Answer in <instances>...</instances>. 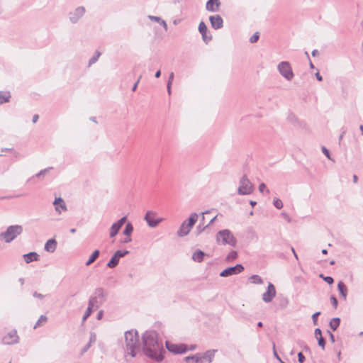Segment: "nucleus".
Masks as SVG:
<instances>
[{"instance_id":"f257e3e1","label":"nucleus","mask_w":363,"mask_h":363,"mask_svg":"<svg viewBox=\"0 0 363 363\" xmlns=\"http://www.w3.org/2000/svg\"><path fill=\"white\" fill-rule=\"evenodd\" d=\"M143 350L147 357L156 362L163 360L165 350L162 341L158 340L155 331H146L143 335Z\"/></svg>"},{"instance_id":"f03ea898","label":"nucleus","mask_w":363,"mask_h":363,"mask_svg":"<svg viewBox=\"0 0 363 363\" xmlns=\"http://www.w3.org/2000/svg\"><path fill=\"white\" fill-rule=\"evenodd\" d=\"M125 343L123 345L124 356L127 362L128 357H135L140 350L138 333L135 330H128L124 334Z\"/></svg>"},{"instance_id":"7ed1b4c3","label":"nucleus","mask_w":363,"mask_h":363,"mask_svg":"<svg viewBox=\"0 0 363 363\" xmlns=\"http://www.w3.org/2000/svg\"><path fill=\"white\" fill-rule=\"evenodd\" d=\"M107 295V292L102 287H98L90 296L88 304L94 309H98L106 301Z\"/></svg>"},{"instance_id":"20e7f679","label":"nucleus","mask_w":363,"mask_h":363,"mask_svg":"<svg viewBox=\"0 0 363 363\" xmlns=\"http://www.w3.org/2000/svg\"><path fill=\"white\" fill-rule=\"evenodd\" d=\"M23 233V227L21 225H13L9 226L6 231L0 233V240H4L6 243H9L16 239Z\"/></svg>"},{"instance_id":"39448f33","label":"nucleus","mask_w":363,"mask_h":363,"mask_svg":"<svg viewBox=\"0 0 363 363\" xmlns=\"http://www.w3.org/2000/svg\"><path fill=\"white\" fill-rule=\"evenodd\" d=\"M216 242L218 245H229L233 247H235L237 244V240L228 229L220 230L216 234Z\"/></svg>"},{"instance_id":"423d86ee","label":"nucleus","mask_w":363,"mask_h":363,"mask_svg":"<svg viewBox=\"0 0 363 363\" xmlns=\"http://www.w3.org/2000/svg\"><path fill=\"white\" fill-rule=\"evenodd\" d=\"M198 218L199 216L196 213H192L188 219V223H186V220H185L180 225L177 231V235L179 237H184L187 235L192 227L196 223Z\"/></svg>"},{"instance_id":"0eeeda50","label":"nucleus","mask_w":363,"mask_h":363,"mask_svg":"<svg viewBox=\"0 0 363 363\" xmlns=\"http://www.w3.org/2000/svg\"><path fill=\"white\" fill-rule=\"evenodd\" d=\"M254 191V186L247 177L244 174L240 179L238 194L239 195H249Z\"/></svg>"},{"instance_id":"6e6552de","label":"nucleus","mask_w":363,"mask_h":363,"mask_svg":"<svg viewBox=\"0 0 363 363\" xmlns=\"http://www.w3.org/2000/svg\"><path fill=\"white\" fill-rule=\"evenodd\" d=\"M277 69L280 74L286 80L291 81L294 77L291 66L287 61H282L279 63Z\"/></svg>"},{"instance_id":"1a4fd4ad","label":"nucleus","mask_w":363,"mask_h":363,"mask_svg":"<svg viewBox=\"0 0 363 363\" xmlns=\"http://www.w3.org/2000/svg\"><path fill=\"white\" fill-rule=\"evenodd\" d=\"M130 252L128 250H117L113 255L106 266L111 269L115 268L119 263L120 259L128 255Z\"/></svg>"},{"instance_id":"9d476101","label":"nucleus","mask_w":363,"mask_h":363,"mask_svg":"<svg viewBox=\"0 0 363 363\" xmlns=\"http://www.w3.org/2000/svg\"><path fill=\"white\" fill-rule=\"evenodd\" d=\"M165 345L168 351L174 354H183L187 351V347L185 344L177 345L166 341Z\"/></svg>"},{"instance_id":"9b49d317","label":"nucleus","mask_w":363,"mask_h":363,"mask_svg":"<svg viewBox=\"0 0 363 363\" xmlns=\"http://www.w3.org/2000/svg\"><path fill=\"white\" fill-rule=\"evenodd\" d=\"M156 213L154 211H148L144 217L145 220L150 228L157 227L162 221V218H155Z\"/></svg>"},{"instance_id":"f8f14e48","label":"nucleus","mask_w":363,"mask_h":363,"mask_svg":"<svg viewBox=\"0 0 363 363\" xmlns=\"http://www.w3.org/2000/svg\"><path fill=\"white\" fill-rule=\"evenodd\" d=\"M244 270V267L241 264H237L234 267H229L220 273L222 277H228L234 274L241 273Z\"/></svg>"},{"instance_id":"ddd939ff","label":"nucleus","mask_w":363,"mask_h":363,"mask_svg":"<svg viewBox=\"0 0 363 363\" xmlns=\"http://www.w3.org/2000/svg\"><path fill=\"white\" fill-rule=\"evenodd\" d=\"M84 6H78L73 11L69 12V18L72 23H77L85 13Z\"/></svg>"},{"instance_id":"4468645a","label":"nucleus","mask_w":363,"mask_h":363,"mask_svg":"<svg viewBox=\"0 0 363 363\" xmlns=\"http://www.w3.org/2000/svg\"><path fill=\"white\" fill-rule=\"evenodd\" d=\"M19 337L16 330H11L2 337L1 342L4 345H14L18 342Z\"/></svg>"},{"instance_id":"2eb2a0df","label":"nucleus","mask_w":363,"mask_h":363,"mask_svg":"<svg viewBox=\"0 0 363 363\" xmlns=\"http://www.w3.org/2000/svg\"><path fill=\"white\" fill-rule=\"evenodd\" d=\"M276 289L274 285L269 282L267 291L262 294V301L264 303H270L273 298L276 296Z\"/></svg>"},{"instance_id":"dca6fc26","label":"nucleus","mask_w":363,"mask_h":363,"mask_svg":"<svg viewBox=\"0 0 363 363\" xmlns=\"http://www.w3.org/2000/svg\"><path fill=\"white\" fill-rule=\"evenodd\" d=\"M127 220V217L123 216L121 219H119L117 222L112 224L110 228L109 236L110 238H114L120 231L121 227L124 225V223Z\"/></svg>"},{"instance_id":"f3484780","label":"nucleus","mask_w":363,"mask_h":363,"mask_svg":"<svg viewBox=\"0 0 363 363\" xmlns=\"http://www.w3.org/2000/svg\"><path fill=\"white\" fill-rule=\"evenodd\" d=\"M217 352V350H209L203 354L198 353L199 363H211Z\"/></svg>"},{"instance_id":"a211bd4d","label":"nucleus","mask_w":363,"mask_h":363,"mask_svg":"<svg viewBox=\"0 0 363 363\" xmlns=\"http://www.w3.org/2000/svg\"><path fill=\"white\" fill-rule=\"evenodd\" d=\"M199 31L201 34L203 40L208 43L212 40L211 34L208 33V28L203 21H201L199 25Z\"/></svg>"},{"instance_id":"6ab92c4d","label":"nucleus","mask_w":363,"mask_h":363,"mask_svg":"<svg viewBox=\"0 0 363 363\" xmlns=\"http://www.w3.org/2000/svg\"><path fill=\"white\" fill-rule=\"evenodd\" d=\"M209 21L211 25V27L215 30H218L223 28V20L222 17L217 14L214 16H211L209 17Z\"/></svg>"},{"instance_id":"aec40b11","label":"nucleus","mask_w":363,"mask_h":363,"mask_svg":"<svg viewBox=\"0 0 363 363\" xmlns=\"http://www.w3.org/2000/svg\"><path fill=\"white\" fill-rule=\"evenodd\" d=\"M220 5L219 0H208L206 5V9L210 12H216L218 11Z\"/></svg>"},{"instance_id":"412c9836","label":"nucleus","mask_w":363,"mask_h":363,"mask_svg":"<svg viewBox=\"0 0 363 363\" xmlns=\"http://www.w3.org/2000/svg\"><path fill=\"white\" fill-rule=\"evenodd\" d=\"M53 205L55 206V211L59 213H61V211H67V206L63 201V199L60 197L56 198L53 201Z\"/></svg>"},{"instance_id":"4be33fe9","label":"nucleus","mask_w":363,"mask_h":363,"mask_svg":"<svg viewBox=\"0 0 363 363\" xmlns=\"http://www.w3.org/2000/svg\"><path fill=\"white\" fill-rule=\"evenodd\" d=\"M57 241L55 240V239L52 238V239L48 240L45 242L44 249L45 251H47L48 252H54L57 248Z\"/></svg>"},{"instance_id":"5701e85b","label":"nucleus","mask_w":363,"mask_h":363,"mask_svg":"<svg viewBox=\"0 0 363 363\" xmlns=\"http://www.w3.org/2000/svg\"><path fill=\"white\" fill-rule=\"evenodd\" d=\"M26 263L29 264L33 261H38L39 259V255L35 252H30L29 253L23 255Z\"/></svg>"},{"instance_id":"b1692460","label":"nucleus","mask_w":363,"mask_h":363,"mask_svg":"<svg viewBox=\"0 0 363 363\" xmlns=\"http://www.w3.org/2000/svg\"><path fill=\"white\" fill-rule=\"evenodd\" d=\"M204 256L205 253L203 251L197 250L194 252L192 259L195 262H201L203 260Z\"/></svg>"},{"instance_id":"393cba45","label":"nucleus","mask_w":363,"mask_h":363,"mask_svg":"<svg viewBox=\"0 0 363 363\" xmlns=\"http://www.w3.org/2000/svg\"><path fill=\"white\" fill-rule=\"evenodd\" d=\"M11 97L9 91H0V104L9 102Z\"/></svg>"},{"instance_id":"a878e982","label":"nucleus","mask_w":363,"mask_h":363,"mask_svg":"<svg viewBox=\"0 0 363 363\" xmlns=\"http://www.w3.org/2000/svg\"><path fill=\"white\" fill-rule=\"evenodd\" d=\"M337 289H338L340 295L345 300L347 298V288L346 285L342 281H340L337 284Z\"/></svg>"},{"instance_id":"bb28decb","label":"nucleus","mask_w":363,"mask_h":363,"mask_svg":"<svg viewBox=\"0 0 363 363\" xmlns=\"http://www.w3.org/2000/svg\"><path fill=\"white\" fill-rule=\"evenodd\" d=\"M100 252L99 250H94L91 256L89 257V259L86 262V266H89L91 264H92L99 256Z\"/></svg>"},{"instance_id":"cd10ccee","label":"nucleus","mask_w":363,"mask_h":363,"mask_svg":"<svg viewBox=\"0 0 363 363\" xmlns=\"http://www.w3.org/2000/svg\"><path fill=\"white\" fill-rule=\"evenodd\" d=\"M148 18L151 21H156V22H157V23H160V25H162L165 30H167V23L165 22V21L162 20L160 17L155 16H149Z\"/></svg>"},{"instance_id":"c85d7f7f","label":"nucleus","mask_w":363,"mask_h":363,"mask_svg":"<svg viewBox=\"0 0 363 363\" xmlns=\"http://www.w3.org/2000/svg\"><path fill=\"white\" fill-rule=\"evenodd\" d=\"M133 225H132L131 223L128 222V223H126L125 226V228L123 231V234L125 235V236H131L133 232Z\"/></svg>"},{"instance_id":"c756f323","label":"nucleus","mask_w":363,"mask_h":363,"mask_svg":"<svg viewBox=\"0 0 363 363\" xmlns=\"http://www.w3.org/2000/svg\"><path fill=\"white\" fill-rule=\"evenodd\" d=\"M184 360L186 363H199V354L197 353L194 355L186 357Z\"/></svg>"},{"instance_id":"7c9ffc66","label":"nucleus","mask_w":363,"mask_h":363,"mask_svg":"<svg viewBox=\"0 0 363 363\" xmlns=\"http://www.w3.org/2000/svg\"><path fill=\"white\" fill-rule=\"evenodd\" d=\"M340 319L339 318H333L330 321V327L333 330H335L340 325Z\"/></svg>"},{"instance_id":"2f4dec72","label":"nucleus","mask_w":363,"mask_h":363,"mask_svg":"<svg viewBox=\"0 0 363 363\" xmlns=\"http://www.w3.org/2000/svg\"><path fill=\"white\" fill-rule=\"evenodd\" d=\"M100 56L101 52L99 50H96L94 55L89 60L88 67H91L92 65L96 63L98 61Z\"/></svg>"},{"instance_id":"473e14b6","label":"nucleus","mask_w":363,"mask_h":363,"mask_svg":"<svg viewBox=\"0 0 363 363\" xmlns=\"http://www.w3.org/2000/svg\"><path fill=\"white\" fill-rule=\"evenodd\" d=\"M94 310H95L94 308L88 304V307L82 317V322H84L90 316Z\"/></svg>"},{"instance_id":"72a5a7b5","label":"nucleus","mask_w":363,"mask_h":363,"mask_svg":"<svg viewBox=\"0 0 363 363\" xmlns=\"http://www.w3.org/2000/svg\"><path fill=\"white\" fill-rule=\"evenodd\" d=\"M250 279L254 284H263L262 279L259 275H257V274L252 275L250 277Z\"/></svg>"},{"instance_id":"f704fd0d","label":"nucleus","mask_w":363,"mask_h":363,"mask_svg":"<svg viewBox=\"0 0 363 363\" xmlns=\"http://www.w3.org/2000/svg\"><path fill=\"white\" fill-rule=\"evenodd\" d=\"M279 308H285L287 307L288 304H289V300L286 297H279Z\"/></svg>"},{"instance_id":"c9c22d12","label":"nucleus","mask_w":363,"mask_h":363,"mask_svg":"<svg viewBox=\"0 0 363 363\" xmlns=\"http://www.w3.org/2000/svg\"><path fill=\"white\" fill-rule=\"evenodd\" d=\"M237 257H238V252L235 250H232L227 255L225 260L227 262H230V261L235 259Z\"/></svg>"},{"instance_id":"e433bc0d","label":"nucleus","mask_w":363,"mask_h":363,"mask_svg":"<svg viewBox=\"0 0 363 363\" xmlns=\"http://www.w3.org/2000/svg\"><path fill=\"white\" fill-rule=\"evenodd\" d=\"M48 318L45 315H41L34 325L33 328L35 329L41 325L43 323H46Z\"/></svg>"},{"instance_id":"4c0bfd02","label":"nucleus","mask_w":363,"mask_h":363,"mask_svg":"<svg viewBox=\"0 0 363 363\" xmlns=\"http://www.w3.org/2000/svg\"><path fill=\"white\" fill-rule=\"evenodd\" d=\"M207 228H208V225H204V223L200 222L199 224L196 226V229L197 235L201 234Z\"/></svg>"},{"instance_id":"58836bf2","label":"nucleus","mask_w":363,"mask_h":363,"mask_svg":"<svg viewBox=\"0 0 363 363\" xmlns=\"http://www.w3.org/2000/svg\"><path fill=\"white\" fill-rule=\"evenodd\" d=\"M320 277H321L326 283L328 284H332L334 282V279L332 277L326 276L325 277L323 274H320Z\"/></svg>"},{"instance_id":"ea45409f","label":"nucleus","mask_w":363,"mask_h":363,"mask_svg":"<svg viewBox=\"0 0 363 363\" xmlns=\"http://www.w3.org/2000/svg\"><path fill=\"white\" fill-rule=\"evenodd\" d=\"M273 204L277 209H281L283 207V203L279 199H274Z\"/></svg>"},{"instance_id":"a19ab883","label":"nucleus","mask_w":363,"mask_h":363,"mask_svg":"<svg viewBox=\"0 0 363 363\" xmlns=\"http://www.w3.org/2000/svg\"><path fill=\"white\" fill-rule=\"evenodd\" d=\"M259 33L258 32H256L250 38V42L251 43H255L256 42H257V40H259Z\"/></svg>"},{"instance_id":"79ce46f5","label":"nucleus","mask_w":363,"mask_h":363,"mask_svg":"<svg viewBox=\"0 0 363 363\" xmlns=\"http://www.w3.org/2000/svg\"><path fill=\"white\" fill-rule=\"evenodd\" d=\"M318 339V344L320 347H322L323 350L325 349V339L323 337L322 335H320V337H317Z\"/></svg>"},{"instance_id":"37998d69","label":"nucleus","mask_w":363,"mask_h":363,"mask_svg":"<svg viewBox=\"0 0 363 363\" xmlns=\"http://www.w3.org/2000/svg\"><path fill=\"white\" fill-rule=\"evenodd\" d=\"M52 167H47L44 169L40 170L38 173L35 174L36 177H40L41 176L44 175L46 172H48L50 169H52Z\"/></svg>"},{"instance_id":"c03bdc74","label":"nucleus","mask_w":363,"mask_h":363,"mask_svg":"<svg viewBox=\"0 0 363 363\" xmlns=\"http://www.w3.org/2000/svg\"><path fill=\"white\" fill-rule=\"evenodd\" d=\"M320 315V312H316L313 314L312 315V320L313 323L315 325L318 324V317Z\"/></svg>"},{"instance_id":"a18cd8bd","label":"nucleus","mask_w":363,"mask_h":363,"mask_svg":"<svg viewBox=\"0 0 363 363\" xmlns=\"http://www.w3.org/2000/svg\"><path fill=\"white\" fill-rule=\"evenodd\" d=\"M266 185L264 183H261L259 186V191L261 192V193H263L264 190H266V192L267 194H269V189H266Z\"/></svg>"},{"instance_id":"49530a36","label":"nucleus","mask_w":363,"mask_h":363,"mask_svg":"<svg viewBox=\"0 0 363 363\" xmlns=\"http://www.w3.org/2000/svg\"><path fill=\"white\" fill-rule=\"evenodd\" d=\"M330 302H331L332 306L335 308H337L338 302H337V299L334 296H332L330 297Z\"/></svg>"},{"instance_id":"de8ad7c7","label":"nucleus","mask_w":363,"mask_h":363,"mask_svg":"<svg viewBox=\"0 0 363 363\" xmlns=\"http://www.w3.org/2000/svg\"><path fill=\"white\" fill-rule=\"evenodd\" d=\"M96 335L94 333H91L89 343H90V345H91L92 343H94L96 342Z\"/></svg>"},{"instance_id":"09e8293b","label":"nucleus","mask_w":363,"mask_h":363,"mask_svg":"<svg viewBox=\"0 0 363 363\" xmlns=\"http://www.w3.org/2000/svg\"><path fill=\"white\" fill-rule=\"evenodd\" d=\"M322 152L329 159V160H332V158L330 157V152L329 150L324 146L322 147Z\"/></svg>"},{"instance_id":"8fccbe9b","label":"nucleus","mask_w":363,"mask_h":363,"mask_svg":"<svg viewBox=\"0 0 363 363\" xmlns=\"http://www.w3.org/2000/svg\"><path fill=\"white\" fill-rule=\"evenodd\" d=\"M305 359H306V358H305V356L303 355V354L301 352H298V362L299 363H304Z\"/></svg>"},{"instance_id":"3c124183","label":"nucleus","mask_w":363,"mask_h":363,"mask_svg":"<svg viewBox=\"0 0 363 363\" xmlns=\"http://www.w3.org/2000/svg\"><path fill=\"white\" fill-rule=\"evenodd\" d=\"M141 78H142V75H140V76H139V77H138V80L136 81V82L134 84V85H133V87H132V91H135L136 90V89H137V87H138V84H139L140 80L141 79Z\"/></svg>"},{"instance_id":"603ef678","label":"nucleus","mask_w":363,"mask_h":363,"mask_svg":"<svg viewBox=\"0 0 363 363\" xmlns=\"http://www.w3.org/2000/svg\"><path fill=\"white\" fill-rule=\"evenodd\" d=\"M281 216L288 223H290L291 221L290 216L286 213H281Z\"/></svg>"},{"instance_id":"864d4df0","label":"nucleus","mask_w":363,"mask_h":363,"mask_svg":"<svg viewBox=\"0 0 363 363\" xmlns=\"http://www.w3.org/2000/svg\"><path fill=\"white\" fill-rule=\"evenodd\" d=\"M132 238L131 236H125V238L121 240L122 243L127 244L131 242Z\"/></svg>"},{"instance_id":"5fc2aeb1","label":"nucleus","mask_w":363,"mask_h":363,"mask_svg":"<svg viewBox=\"0 0 363 363\" xmlns=\"http://www.w3.org/2000/svg\"><path fill=\"white\" fill-rule=\"evenodd\" d=\"M33 297L35 298H40V299H42L44 298V295L40 294V293H38L37 291H35L33 294Z\"/></svg>"},{"instance_id":"6e6d98bb","label":"nucleus","mask_w":363,"mask_h":363,"mask_svg":"<svg viewBox=\"0 0 363 363\" xmlns=\"http://www.w3.org/2000/svg\"><path fill=\"white\" fill-rule=\"evenodd\" d=\"M174 74L173 72H171L169 75L167 83H169V84H172L173 80H174Z\"/></svg>"},{"instance_id":"4d7b16f0","label":"nucleus","mask_w":363,"mask_h":363,"mask_svg":"<svg viewBox=\"0 0 363 363\" xmlns=\"http://www.w3.org/2000/svg\"><path fill=\"white\" fill-rule=\"evenodd\" d=\"M11 152L13 153V156L17 159H20L22 157V155L18 152L16 151L14 149L13 151H11Z\"/></svg>"},{"instance_id":"13d9d810","label":"nucleus","mask_w":363,"mask_h":363,"mask_svg":"<svg viewBox=\"0 0 363 363\" xmlns=\"http://www.w3.org/2000/svg\"><path fill=\"white\" fill-rule=\"evenodd\" d=\"M273 349H274V357L280 362L281 360V359L278 355V354H277V351L275 350V345L274 344L273 345Z\"/></svg>"},{"instance_id":"bf43d9fd","label":"nucleus","mask_w":363,"mask_h":363,"mask_svg":"<svg viewBox=\"0 0 363 363\" xmlns=\"http://www.w3.org/2000/svg\"><path fill=\"white\" fill-rule=\"evenodd\" d=\"M91 345H90V343H88L87 345H86L82 350V353H85L91 347Z\"/></svg>"},{"instance_id":"052dcab7","label":"nucleus","mask_w":363,"mask_h":363,"mask_svg":"<svg viewBox=\"0 0 363 363\" xmlns=\"http://www.w3.org/2000/svg\"><path fill=\"white\" fill-rule=\"evenodd\" d=\"M315 335L317 337H320V335H322L321 330L320 328H316L315 330Z\"/></svg>"},{"instance_id":"680f3d73","label":"nucleus","mask_w":363,"mask_h":363,"mask_svg":"<svg viewBox=\"0 0 363 363\" xmlns=\"http://www.w3.org/2000/svg\"><path fill=\"white\" fill-rule=\"evenodd\" d=\"M104 316V311H99L97 315H96V319L97 320H101L102 319Z\"/></svg>"},{"instance_id":"e2e57ef3","label":"nucleus","mask_w":363,"mask_h":363,"mask_svg":"<svg viewBox=\"0 0 363 363\" xmlns=\"http://www.w3.org/2000/svg\"><path fill=\"white\" fill-rule=\"evenodd\" d=\"M167 91L169 95H171L172 94V84H169V83H167Z\"/></svg>"},{"instance_id":"0e129e2a","label":"nucleus","mask_w":363,"mask_h":363,"mask_svg":"<svg viewBox=\"0 0 363 363\" xmlns=\"http://www.w3.org/2000/svg\"><path fill=\"white\" fill-rule=\"evenodd\" d=\"M209 212H210V211H206L205 212H203V213H201V221H200V222H201V223H204V220H205V216H204V215H205V214L208 213Z\"/></svg>"},{"instance_id":"69168bd1","label":"nucleus","mask_w":363,"mask_h":363,"mask_svg":"<svg viewBox=\"0 0 363 363\" xmlns=\"http://www.w3.org/2000/svg\"><path fill=\"white\" fill-rule=\"evenodd\" d=\"M315 75L317 80H318L319 82L323 81V77L320 74L319 72H317Z\"/></svg>"},{"instance_id":"338daca9","label":"nucleus","mask_w":363,"mask_h":363,"mask_svg":"<svg viewBox=\"0 0 363 363\" xmlns=\"http://www.w3.org/2000/svg\"><path fill=\"white\" fill-rule=\"evenodd\" d=\"M38 118H39L38 115V114H35V115L33 116V120H32L33 123H36V122L38 121Z\"/></svg>"},{"instance_id":"774afa93","label":"nucleus","mask_w":363,"mask_h":363,"mask_svg":"<svg viewBox=\"0 0 363 363\" xmlns=\"http://www.w3.org/2000/svg\"><path fill=\"white\" fill-rule=\"evenodd\" d=\"M329 335H330V340L332 342H335V336L333 333H331L330 331H328Z\"/></svg>"}]
</instances>
